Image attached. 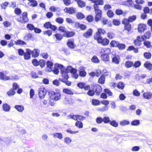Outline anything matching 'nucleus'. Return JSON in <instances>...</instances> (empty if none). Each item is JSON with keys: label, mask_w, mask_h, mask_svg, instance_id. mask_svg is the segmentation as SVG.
I'll return each instance as SVG.
<instances>
[{"label": "nucleus", "mask_w": 152, "mask_h": 152, "mask_svg": "<svg viewBox=\"0 0 152 152\" xmlns=\"http://www.w3.org/2000/svg\"><path fill=\"white\" fill-rule=\"evenodd\" d=\"M56 39L58 40H61L62 38V35L60 34H55Z\"/></svg>", "instance_id": "nucleus-58"}, {"label": "nucleus", "mask_w": 152, "mask_h": 152, "mask_svg": "<svg viewBox=\"0 0 152 152\" xmlns=\"http://www.w3.org/2000/svg\"><path fill=\"white\" fill-rule=\"evenodd\" d=\"M76 16L78 19L81 20L85 18V15L81 12H78L76 15Z\"/></svg>", "instance_id": "nucleus-40"}, {"label": "nucleus", "mask_w": 152, "mask_h": 152, "mask_svg": "<svg viewBox=\"0 0 152 152\" xmlns=\"http://www.w3.org/2000/svg\"><path fill=\"white\" fill-rule=\"evenodd\" d=\"M105 81V78L104 76L102 75L98 80V82L101 84H104Z\"/></svg>", "instance_id": "nucleus-36"}, {"label": "nucleus", "mask_w": 152, "mask_h": 152, "mask_svg": "<svg viewBox=\"0 0 152 152\" xmlns=\"http://www.w3.org/2000/svg\"><path fill=\"white\" fill-rule=\"evenodd\" d=\"M50 28L53 31H55L57 29L56 26L52 25L50 22H48V28Z\"/></svg>", "instance_id": "nucleus-39"}, {"label": "nucleus", "mask_w": 152, "mask_h": 152, "mask_svg": "<svg viewBox=\"0 0 152 152\" xmlns=\"http://www.w3.org/2000/svg\"><path fill=\"white\" fill-rule=\"evenodd\" d=\"M53 136L54 137L58 138L60 139L63 138L62 134L61 133H55L53 134Z\"/></svg>", "instance_id": "nucleus-33"}, {"label": "nucleus", "mask_w": 152, "mask_h": 152, "mask_svg": "<svg viewBox=\"0 0 152 152\" xmlns=\"http://www.w3.org/2000/svg\"><path fill=\"white\" fill-rule=\"evenodd\" d=\"M64 11L69 14H73L75 13L76 11V9L75 8L71 7H66L64 9Z\"/></svg>", "instance_id": "nucleus-8"}, {"label": "nucleus", "mask_w": 152, "mask_h": 152, "mask_svg": "<svg viewBox=\"0 0 152 152\" xmlns=\"http://www.w3.org/2000/svg\"><path fill=\"white\" fill-rule=\"evenodd\" d=\"M108 109V107L107 106H104L102 107H100L98 108V110L100 112H104L107 111Z\"/></svg>", "instance_id": "nucleus-38"}, {"label": "nucleus", "mask_w": 152, "mask_h": 152, "mask_svg": "<svg viewBox=\"0 0 152 152\" xmlns=\"http://www.w3.org/2000/svg\"><path fill=\"white\" fill-rule=\"evenodd\" d=\"M63 36L64 37H69L73 36V33L71 32L66 31L65 33H64Z\"/></svg>", "instance_id": "nucleus-49"}, {"label": "nucleus", "mask_w": 152, "mask_h": 152, "mask_svg": "<svg viewBox=\"0 0 152 152\" xmlns=\"http://www.w3.org/2000/svg\"><path fill=\"white\" fill-rule=\"evenodd\" d=\"M92 30L91 29H88L86 32L84 34L83 36L86 38H89L90 36L92 35Z\"/></svg>", "instance_id": "nucleus-21"}, {"label": "nucleus", "mask_w": 152, "mask_h": 152, "mask_svg": "<svg viewBox=\"0 0 152 152\" xmlns=\"http://www.w3.org/2000/svg\"><path fill=\"white\" fill-rule=\"evenodd\" d=\"M144 57L147 59H149L151 58V54L149 52H145L144 54Z\"/></svg>", "instance_id": "nucleus-55"}, {"label": "nucleus", "mask_w": 152, "mask_h": 152, "mask_svg": "<svg viewBox=\"0 0 152 152\" xmlns=\"http://www.w3.org/2000/svg\"><path fill=\"white\" fill-rule=\"evenodd\" d=\"M117 87L119 89H123L124 87V85L123 83L119 82L117 84Z\"/></svg>", "instance_id": "nucleus-42"}, {"label": "nucleus", "mask_w": 152, "mask_h": 152, "mask_svg": "<svg viewBox=\"0 0 152 152\" xmlns=\"http://www.w3.org/2000/svg\"><path fill=\"white\" fill-rule=\"evenodd\" d=\"M146 29V26L145 24H140L138 25V30L140 32H143Z\"/></svg>", "instance_id": "nucleus-14"}, {"label": "nucleus", "mask_w": 152, "mask_h": 152, "mask_svg": "<svg viewBox=\"0 0 152 152\" xmlns=\"http://www.w3.org/2000/svg\"><path fill=\"white\" fill-rule=\"evenodd\" d=\"M56 20L58 23L62 24L63 23L64 20L63 18L59 17L56 18Z\"/></svg>", "instance_id": "nucleus-54"}, {"label": "nucleus", "mask_w": 152, "mask_h": 152, "mask_svg": "<svg viewBox=\"0 0 152 152\" xmlns=\"http://www.w3.org/2000/svg\"><path fill=\"white\" fill-rule=\"evenodd\" d=\"M15 43L16 45H22L26 44V43L25 42L20 39L16 41Z\"/></svg>", "instance_id": "nucleus-51"}, {"label": "nucleus", "mask_w": 152, "mask_h": 152, "mask_svg": "<svg viewBox=\"0 0 152 152\" xmlns=\"http://www.w3.org/2000/svg\"><path fill=\"white\" fill-rule=\"evenodd\" d=\"M53 63L51 61H48V72H51L52 71L55 74L58 75L59 72V71L58 68L59 69L58 67H56L55 64V67L53 68L52 67L53 65Z\"/></svg>", "instance_id": "nucleus-4"}, {"label": "nucleus", "mask_w": 152, "mask_h": 152, "mask_svg": "<svg viewBox=\"0 0 152 152\" xmlns=\"http://www.w3.org/2000/svg\"><path fill=\"white\" fill-rule=\"evenodd\" d=\"M55 66L60 69L62 77L63 78L62 79L68 80L69 78L68 72L66 71L65 67H64L62 65L58 63L55 64Z\"/></svg>", "instance_id": "nucleus-2"}, {"label": "nucleus", "mask_w": 152, "mask_h": 152, "mask_svg": "<svg viewBox=\"0 0 152 152\" xmlns=\"http://www.w3.org/2000/svg\"><path fill=\"white\" fill-rule=\"evenodd\" d=\"M95 12L96 14L95 17V20L97 22L101 19L102 16V11H100Z\"/></svg>", "instance_id": "nucleus-15"}, {"label": "nucleus", "mask_w": 152, "mask_h": 152, "mask_svg": "<svg viewBox=\"0 0 152 152\" xmlns=\"http://www.w3.org/2000/svg\"><path fill=\"white\" fill-rule=\"evenodd\" d=\"M65 104H72L74 103L73 99L71 98L66 97L64 100Z\"/></svg>", "instance_id": "nucleus-20"}, {"label": "nucleus", "mask_w": 152, "mask_h": 152, "mask_svg": "<svg viewBox=\"0 0 152 152\" xmlns=\"http://www.w3.org/2000/svg\"><path fill=\"white\" fill-rule=\"evenodd\" d=\"M109 42V41L108 39L106 38L102 39V38L101 39H100V40H99V43H100L104 45H108Z\"/></svg>", "instance_id": "nucleus-19"}, {"label": "nucleus", "mask_w": 152, "mask_h": 152, "mask_svg": "<svg viewBox=\"0 0 152 152\" xmlns=\"http://www.w3.org/2000/svg\"><path fill=\"white\" fill-rule=\"evenodd\" d=\"M151 33L150 31L147 32L144 35L142 36V39L143 40H144L146 39H149L151 36Z\"/></svg>", "instance_id": "nucleus-26"}, {"label": "nucleus", "mask_w": 152, "mask_h": 152, "mask_svg": "<svg viewBox=\"0 0 152 152\" xmlns=\"http://www.w3.org/2000/svg\"><path fill=\"white\" fill-rule=\"evenodd\" d=\"M67 44L69 47L71 48H74L75 45H74V42L73 40H69L67 42Z\"/></svg>", "instance_id": "nucleus-29"}, {"label": "nucleus", "mask_w": 152, "mask_h": 152, "mask_svg": "<svg viewBox=\"0 0 152 152\" xmlns=\"http://www.w3.org/2000/svg\"><path fill=\"white\" fill-rule=\"evenodd\" d=\"M14 107L18 112L20 113L22 112L24 109V107L23 105H15Z\"/></svg>", "instance_id": "nucleus-23"}, {"label": "nucleus", "mask_w": 152, "mask_h": 152, "mask_svg": "<svg viewBox=\"0 0 152 152\" xmlns=\"http://www.w3.org/2000/svg\"><path fill=\"white\" fill-rule=\"evenodd\" d=\"M39 97L43 98L46 94L47 90L43 87H41L39 89Z\"/></svg>", "instance_id": "nucleus-7"}, {"label": "nucleus", "mask_w": 152, "mask_h": 152, "mask_svg": "<svg viewBox=\"0 0 152 152\" xmlns=\"http://www.w3.org/2000/svg\"><path fill=\"white\" fill-rule=\"evenodd\" d=\"M92 61L96 63H98L99 62V60L98 59L97 57L96 56H94L91 59Z\"/></svg>", "instance_id": "nucleus-57"}, {"label": "nucleus", "mask_w": 152, "mask_h": 152, "mask_svg": "<svg viewBox=\"0 0 152 152\" xmlns=\"http://www.w3.org/2000/svg\"><path fill=\"white\" fill-rule=\"evenodd\" d=\"M77 116L78 115H74L73 114H71L69 115H67V117L69 118L70 117V118H71L75 120H77Z\"/></svg>", "instance_id": "nucleus-45"}, {"label": "nucleus", "mask_w": 152, "mask_h": 152, "mask_svg": "<svg viewBox=\"0 0 152 152\" xmlns=\"http://www.w3.org/2000/svg\"><path fill=\"white\" fill-rule=\"evenodd\" d=\"M59 80L65 83L68 86H70L71 84V82L68 81L67 80L59 79Z\"/></svg>", "instance_id": "nucleus-35"}, {"label": "nucleus", "mask_w": 152, "mask_h": 152, "mask_svg": "<svg viewBox=\"0 0 152 152\" xmlns=\"http://www.w3.org/2000/svg\"><path fill=\"white\" fill-rule=\"evenodd\" d=\"M140 124V121L139 120H136L132 121L131 124L132 126H137Z\"/></svg>", "instance_id": "nucleus-44"}, {"label": "nucleus", "mask_w": 152, "mask_h": 152, "mask_svg": "<svg viewBox=\"0 0 152 152\" xmlns=\"http://www.w3.org/2000/svg\"><path fill=\"white\" fill-rule=\"evenodd\" d=\"M93 2L94 3V5H102L103 4V1L102 0H93Z\"/></svg>", "instance_id": "nucleus-34"}, {"label": "nucleus", "mask_w": 152, "mask_h": 152, "mask_svg": "<svg viewBox=\"0 0 152 152\" xmlns=\"http://www.w3.org/2000/svg\"><path fill=\"white\" fill-rule=\"evenodd\" d=\"M103 121L105 123H110V120L108 117H105L103 118Z\"/></svg>", "instance_id": "nucleus-59"}, {"label": "nucleus", "mask_w": 152, "mask_h": 152, "mask_svg": "<svg viewBox=\"0 0 152 152\" xmlns=\"http://www.w3.org/2000/svg\"><path fill=\"white\" fill-rule=\"evenodd\" d=\"M48 93L50 98L52 99L50 101V105L52 106H54L56 104V101L58 100L61 98V94L59 92H55L53 91Z\"/></svg>", "instance_id": "nucleus-1"}, {"label": "nucleus", "mask_w": 152, "mask_h": 152, "mask_svg": "<svg viewBox=\"0 0 152 152\" xmlns=\"http://www.w3.org/2000/svg\"><path fill=\"white\" fill-rule=\"evenodd\" d=\"M136 18V16L135 15H133L129 17L128 19L130 22H132L135 20Z\"/></svg>", "instance_id": "nucleus-52"}, {"label": "nucleus", "mask_w": 152, "mask_h": 152, "mask_svg": "<svg viewBox=\"0 0 152 152\" xmlns=\"http://www.w3.org/2000/svg\"><path fill=\"white\" fill-rule=\"evenodd\" d=\"M144 66L145 67L149 70H152V64L149 61H147L145 62L144 64Z\"/></svg>", "instance_id": "nucleus-17"}, {"label": "nucleus", "mask_w": 152, "mask_h": 152, "mask_svg": "<svg viewBox=\"0 0 152 152\" xmlns=\"http://www.w3.org/2000/svg\"><path fill=\"white\" fill-rule=\"evenodd\" d=\"M32 63L33 65L35 66H37L39 65V61H38L36 59H34L32 61Z\"/></svg>", "instance_id": "nucleus-60"}, {"label": "nucleus", "mask_w": 152, "mask_h": 152, "mask_svg": "<svg viewBox=\"0 0 152 152\" xmlns=\"http://www.w3.org/2000/svg\"><path fill=\"white\" fill-rule=\"evenodd\" d=\"M107 36L109 39H112L114 37V34L113 32H110L107 33Z\"/></svg>", "instance_id": "nucleus-64"}, {"label": "nucleus", "mask_w": 152, "mask_h": 152, "mask_svg": "<svg viewBox=\"0 0 152 152\" xmlns=\"http://www.w3.org/2000/svg\"><path fill=\"white\" fill-rule=\"evenodd\" d=\"M92 89L97 94L100 93L102 91L101 87L98 84H93L92 87Z\"/></svg>", "instance_id": "nucleus-6"}, {"label": "nucleus", "mask_w": 152, "mask_h": 152, "mask_svg": "<svg viewBox=\"0 0 152 152\" xmlns=\"http://www.w3.org/2000/svg\"><path fill=\"white\" fill-rule=\"evenodd\" d=\"M39 65L42 67H43L45 65V63L43 60H40L39 61Z\"/></svg>", "instance_id": "nucleus-56"}, {"label": "nucleus", "mask_w": 152, "mask_h": 152, "mask_svg": "<svg viewBox=\"0 0 152 152\" xmlns=\"http://www.w3.org/2000/svg\"><path fill=\"white\" fill-rule=\"evenodd\" d=\"M75 125L79 128H82L83 127V124L80 121H77L75 123Z\"/></svg>", "instance_id": "nucleus-37"}, {"label": "nucleus", "mask_w": 152, "mask_h": 152, "mask_svg": "<svg viewBox=\"0 0 152 152\" xmlns=\"http://www.w3.org/2000/svg\"><path fill=\"white\" fill-rule=\"evenodd\" d=\"M107 14L109 17L111 18L113 17L114 15L113 12L111 10H109L107 12Z\"/></svg>", "instance_id": "nucleus-48"}, {"label": "nucleus", "mask_w": 152, "mask_h": 152, "mask_svg": "<svg viewBox=\"0 0 152 152\" xmlns=\"http://www.w3.org/2000/svg\"><path fill=\"white\" fill-rule=\"evenodd\" d=\"M17 20L22 23H24L27 22L28 20L27 17V13L26 12H23L22 15V16H20L17 19Z\"/></svg>", "instance_id": "nucleus-5"}, {"label": "nucleus", "mask_w": 152, "mask_h": 152, "mask_svg": "<svg viewBox=\"0 0 152 152\" xmlns=\"http://www.w3.org/2000/svg\"><path fill=\"white\" fill-rule=\"evenodd\" d=\"M63 93L70 95H73L74 94L73 92L70 89L67 88H64L63 90Z\"/></svg>", "instance_id": "nucleus-25"}, {"label": "nucleus", "mask_w": 152, "mask_h": 152, "mask_svg": "<svg viewBox=\"0 0 152 152\" xmlns=\"http://www.w3.org/2000/svg\"><path fill=\"white\" fill-rule=\"evenodd\" d=\"M110 124L114 127H117L118 126V124L115 120L110 121Z\"/></svg>", "instance_id": "nucleus-47"}, {"label": "nucleus", "mask_w": 152, "mask_h": 152, "mask_svg": "<svg viewBox=\"0 0 152 152\" xmlns=\"http://www.w3.org/2000/svg\"><path fill=\"white\" fill-rule=\"evenodd\" d=\"M39 53L40 51L39 50L35 49L33 51L31 50V54H32L33 57L36 58L39 56Z\"/></svg>", "instance_id": "nucleus-16"}, {"label": "nucleus", "mask_w": 152, "mask_h": 152, "mask_svg": "<svg viewBox=\"0 0 152 152\" xmlns=\"http://www.w3.org/2000/svg\"><path fill=\"white\" fill-rule=\"evenodd\" d=\"M94 39L97 40L99 42V40L102 38L101 34L98 32H97L94 35Z\"/></svg>", "instance_id": "nucleus-28"}, {"label": "nucleus", "mask_w": 152, "mask_h": 152, "mask_svg": "<svg viewBox=\"0 0 152 152\" xmlns=\"http://www.w3.org/2000/svg\"><path fill=\"white\" fill-rule=\"evenodd\" d=\"M66 71L68 73L70 72L71 73L72 72H76L77 70L76 69L73 68L72 66H69L67 67L66 68H65Z\"/></svg>", "instance_id": "nucleus-22"}, {"label": "nucleus", "mask_w": 152, "mask_h": 152, "mask_svg": "<svg viewBox=\"0 0 152 152\" xmlns=\"http://www.w3.org/2000/svg\"><path fill=\"white\" fill-rule=\"evenodd\" d=\"M133 65V62L130 61H126L125 64V66L127 68H129L132 67Z\"/></svg>", "instance_id": "nucleus-31"}, {"label": "nucleus", "mask_w": 152, "mask_h": 152, "mask_svg": "<svg viewBox=\"0 0 152 152\" xmlns=\"http://www.w3.org/2000/svg\"><path fill=\"white\" fill-rule=\"evenodd\" d=\"M77 2L78 6L81 8H83L86 6V3L85 2L80 0H76Z\"/></svg>", "instance_id": "nucleus-24"}, {"label": "nucleus", "mask_w": 152, "mask_h": 152, "mask_svg": "<svg viewBox=\"0 0 152 152\" xmlns=\"http://www.w3.org/2000/svg\"><path fill=\"white\" fill-rule=\"evenodd\" d=\"M118 43V42L113 40L110 42V44L113 47H117Z\"/></svg>", "instance_id": "nucleus-46"}, {"label": "nucleus", "mask_w": 152, "mask_h": 152, "mask_svg": "<svg viewBox=\"0 0 152 152\" xmlns=\"http://www.w3.org/2000/svg\"><path fill=\"white\" fill-rule=\"evenodd\" d=\"M27 28L30 30H34L35 27L32 24H28L27 25Z\"/></svg>", "instance_id": "nucleus-53"}, {"label": "nucleus", "mask_w": 152, "mask_h": 152, "mask_svg": "<svg viewBox=\"0 0 152 152\" xmlns=\"http://www.w3.org/2000/svg\"><path fill=\"white\" fill-rule=\"evenodd\" d=\"M100 53L101 55H109L111 53L110 49L109 48H102Z\"/></svg>", "instance_id": "nucleus-11"}, {"label": "nucleus", "mask_w": 152, "mask_h": 152, "mask_svg": "<svg viewBox=\"0 0 152 152\" xmlns=\"http://www.w3.org/2000/svg\"><path fill=\"white\" fill-rule=\"evenodd\" d=\"M101 57L104 61H108L109 60V55H101Z\"/></svg>", "instance_id": "nucleus-30"}, {"label": "nucleus", "mask_w": 152, "mask_h": 152, "mask_svg": "<svg viewBox=\"0 0 152 152\" xmlns=\"http://www.w3.org/2000/svg\"><path fill=\"white\" fill-rule=\"evenodd\" d=\"M28 5L29 6L35 7L37 5V1L34 0L28 3Z\"/></svg>", "instance_id": "nucleus-41"}, {"label": "nucleus", "mask_w": 152, "mask_h": 152, "mask_svg": "<svg viewBox=\"0 0 152 152\" xmlns=\"http://www.w3.org/2000/svg\"><path fill=\"white\" fill-rule=\"evenodd\" d=\"M104 92L108 94L110 96H112L113 95V93L111 91L108 89L106 88L104 90Z\"/></svg>", "instance_id": "nucleus-62"}, {"label": "nucleus", "mask_w": 152, "mask_h": 152, "mask_svg": "<svg viewBox=\"0 0 152 152\" xmlns=\"http://www.w3.org/2000/svg\"><path fill=\"white\" fill-rule=\"evenodd\" d=\"M79 75L81 77H84L86 74V72L85 71V68L83 66H81L79 68Z\"/></svg>", "instance_id": "nucleus-12"}, {"label": "nucleus", "mask_w": 152, "mask_h": 152, "mask_svg": "<svg viewBox=\"0 0 152 152\" xmlns=\"http://www.w3.org/2000/svg\"><path fill=\"white\" fill-rule=\"evenodd\" d=\"M64 142L67 144H69L72 142V140L69 137H66L64 139Z\"/></svg>", "instance_id": "nucleus-50"}, {"label": "nucleus", "mask_w": 152, "mask_h": 152, "mask_svg": "<svg viewBox=\"0 0 152 152\" xmlns=\"http://www.w3.org/2000/svg\"><path fill=\"white\" fill-rule=\"evenodd\" d=\"M129 121L128 120H124L120 121V124L122 126H124L129 124Z\"/></svg>", "instance_id": "nucleus-27"}, {"label": "nucleus", "mask_w": 152, "mask_h": 152, "mask_svg": "<svg viewBox=\"0 0 152 152\" xmlns=\"http://www.w3.org/2000/svg\"><path fill=\"white\" fill-rule=\"evenodd\" d=\"M132 0H128L127 1L125 2L124 4L129 6L132 5Z\"/></svg>", "instance_id": "nucleus-63"}, {"label": "nucleus", "mask_w": 152, "mask_h": 152, "mask_svg": "<svg viewBox=\"0 0 152 152\" xmlns=\"http://www.w3.org/2000/svg\"><path fill=\"white\" fill-rule=\"evenodd\" d=\"M92 105L94 106L99 105L100 104V102L99 100L97 99H93L91 102Z\"/></svg>", "instance_id": "nucleus-32"}, {"label": "nucleus", "mask_w": 152, "mask_h": 152, "mask_svg": "<svg viewBox=\"0 0 152 152\" xmlns=\"http://www.w3.org/2000/svg\"><path fill=\"white\" fill-rule=\"evenodd\" d=\"M102 75L104 76H108L109 75V72H108L106 69H104L102 72Z\"/></svg>", "instance_id": "nucleus-61"}, {"label": "nucleus", "mask_w": 152, "mask_h": 152, "mask_svg": "<svg viewBox=\"0 0 152 152\" xmlns=\"http://www.w3.org/2000/svg\"><path fill=\"white\" fill-rule=\"evenodd\" d=\"M18 77L17 75L14 76H7L5 75L3 72H0V79L4 80H14L18 79Z\"/></svg>", "instance_id": "nucleus-3"}, {"label": "nucleus", "mask_w": 152, "mask_h": 152, "mask_svg": "<svg viewBox=\"0 0 152 152\" xmlns=\"http://www.w3.org/2000/svg\"><path fill=\"white\" fill-rule=\"evenodd\" d=\"M111 58H112V61L113 63L116 64H118L119 63V57L118 55H116L114 53H112Z\"/></svg>", "instance_id": "nucleus-9"}, {"label": "nucleus", "mask_w": 152, "mask_h": 152, "mask_svg": "<svg viewBox=\"0 0 152 152\" xmlns=\"http://www.w3.org/2000/svg\"><path fill=\"white\" fill-rule=\"evenodd\" d=\"M143 96L145 99H149L152 97V93L150 91L145 92L143 94Z\"/></svg>", "instance_id": "nucleus-13"}, {"label": "nucleus", "mask_w": 152, "mask_h": 152, "mask_svg": "<svg viewBox=\"0 0 152 152\" xmlns=\"http://www.w3.org/2000/svg\"><path fill=\"white\" fill-rule=\"evenodd\" d=\"M2 107L3 110L6 112H9L11 108L10 105L6 103L3 104Z\"/></svg>", "instance_id": "nucleus-18"}, {"label": "nucleus", "mask_w": 152, "mask_h": 152, "mask_svg": "<svg viewBox=\"0 0 152 152\" xmlns=\"http://www.w3.org/2000/svg\"><path fill=\"white\" fill-rule=\"evenodd\" d=\"M26 52L24 54V58L26 59H29L31 58V50L29 49H26Z\"/></svg>", "instance_id": "nucleus-10"}, {"label": "nucleus", "mask_w": 152, "mask_h": 152, "mask_svg": "<svg viewBox=\"0 0 152 152\" xmlns=\"http://www.w3.org/2000/svg\"><path fill=\"white\" fill-rule=\"evenodd\" d=\"M120 50H121L124 49L126 47V45L122 43H120L119 42L117 47Z\"/></svg>", "instance_id": "nucleus-43"}]
</instances>
